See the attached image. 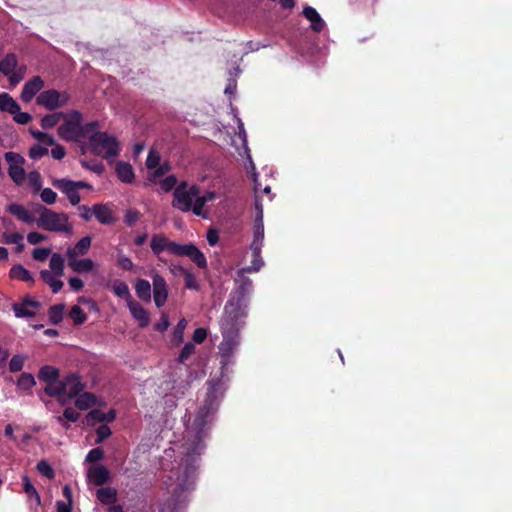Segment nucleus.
<instances>
[{
    "label": "nucleus",
    "instance_id": "4c0bfd02",
    "mask_svg": "<svg viewBox=\"0 0 512 512\" xmlns=\"http://www.w3.org/2000/svg\"><path fill=\"white\" fill-rule=\"evenodd\" d=\"M65 305L64 304H56L49 308L48 316L49 320L52 324L57 325L63 319Z\"/></svg>",
    "mask_w": 512,
    "mask_h": 512
},
{
    "label": "nucleus",
    "instance_id": "bf43d9fd",
    "mask_svg": "<svg viewBox=\"0 0 512 512\" xmlns=\"http://www.w3.org/2000/svg\"><path fill=\"white\" fill-rule=\"evenodd\" d=\"M112 431L109 426L106 424L100 425L96 430V443H102L105 439H107L111 435Z\"/></svg>",
    "mask_w": 512,
    "mask_h": 512
},
{
    "label": "nucleus",
    "instance_id": "ea45409f",
    "mask_svg": "<svg viewBox=\"0 0 512 512\" xmlns=\"http://www.w3.org/2000/svg\"><path fill=\"white\" fill-rule=\"evenodd\" d=\"M36 384L35 378L31 373L24 372L17 380V386L22 390H30Z\"/></svg>",
    "mask_w": 512,
    "mask_h": 512
},
{
    "label": "nucleus",
    "instance_id": "7c9ffc66",
    "mask_svg": "<svg viewBox=\"0 0 512 512\" xmlns=\"http://www.w3.org/2000/svg\"><path fill=\"white\" fill-rule=\"evenodd\" d=\"M18 65L17 57L14 53H8L0 61V72L4 75H10Z\"/></svg>",
    "mask_w": 512,
    "mask_h": 512
},
{
    "label": "nucleus",
    "instance_id": "774afa93",
    "mask_svg": "<svg viewBox=\"0 0 512 512\" xmlns=\"http://www.w3.org/2000/svg\"><path fill=\"white\" fill-rule=\"evenodd\" d=\"M46 239H47V236L44 235V234H41L39 232H30L27 235V240L32 245L39 244V243H41L42 241H44Z\"/></svg>",
    "mask_w": 512,
    "mask_h": 512
},
{
    "label": "nucleus",
    "instance_id": "f704fd0d",
    "mask_svg": "<svg viewBox=\"0 0 512 512\" xmlns=\"http://www.w3.org/2000/svg\"><path fill=\"white\" fill-rule=\"evenodd\" d=\"M64 258L59 253H54L49 262L50 269L55 276H62L64 274Z\"/></svg>",
    "mask_w": 512,
    "mask_h": 512
},
{
    "label": "nucleus",
    "instance_id": "412c9836",
    "mask_svg": "<svg viewBox=\"0 0 512 512\" xmlns=\"http://www.w3.org/2000/svg\"><path fill=\"white\" fill-rule=\"evenodd\" d=\"M264 241V224H263V215L260 211V215L256 217L254 222V237L251 243V250H258L259 247L263 246Z\"/></svg>",
    "mask_w": 512,
    "mask_h": 512
},
{
    "label": "nucleus",
    "instance_id": "a19ab883",
    "mask_svg": "<svg viewBox=\"0 0 512 512\" xmlns=\"http://www.w3.org/2000/svg\"><path fill=\"white\" fill-rule=\"evenodd\" d=\"M44 392L50 397L65 395L62 380L46 384Z\"/></svg>",
    "mask_w": 512,
    "mask_h": 512
},
{
    "label": "nucleus",
    "instance_id": "864d4df0",
    "mask_svg": "<svg viewBox=\"0 0 512 512\" xmlns=\"http://www.w3.org/2000/svg\"><path fill=\"white\" fill-rule=\"evenodd\" d=\"M206 203L205 197H202V195L198 193L197 196L194 197L191 211L197 216H202L203 207Z\"/></svg>",
    "mask_w": 512,
    "mask_h": 512
},
{
    "label": "nucleus",
    "instance_id": "a878e982",
    "mask_svg": "<svg viewBox=\"0 0 512 512\" xmlns=\"http://www.w3.org/2000/svg\"><path fill=\"white\" fill-rule=\"evenodd\" d=\"M96 496L103 505H111L117 500V490L113 487H102L97 490Z\"/></svg>",
    "mask_w": 512,
    "mask_h": 512
},
{
    "label": "nucleus",
    "instance_id": "6e6d98bb",
    "mask_svg": "<svg viewBox=\"0 0 512 512\" xmlns=\"http://www.w3.org/2000/svg\"><path fill=\"white\" fill-rule=\"evenodd\" d=\"M48 152L46 147L36 144L29 149L28 154L31 159L37 160L48 154Z\"/></svg>",
    "mask_w": 512,
    "mask_h": 512
},
{
    "label": "nucleus",
    "instance_id": "5701e85b",
    "mask_svg": "<svg viewBox=\"0 0 512 512\" xmlns=\"http://www.w3.org/2000/svg\"><path fill=\"white\" fill-rule=\"evenodd\" d=\"M68 266L76 273H88L94 269V262L89 258H68Z\"/></svg>",
    "mask_w": 512,
    "mask_h": 512
},
{
    "label": "nucleus",
    "instance_id": "2eb2a0df",
    "mask_svg": "<svg viewBox=\"0 0 512 512\" xmlns=\"http://www.w3.org/2000/svg\"><path fill=\"white\" fill-rule=\"evenodd\" d=\"M88 480L97 486H102L108 482L110 478L109 470L103 465L92 466L88 469Z\"/></svg>",
    "mask_w": 512,
    "mask_h": 512
},
{
    "label": "nucleus",
    "instance_id": "e433bc0d",
    "mask_svg": "<svg viewBox=\"0 0 512 512\" xmlns=\"http://www.w3.org/2000/svg\"><path fill=\"white\" fill-rule=\"evenodd\" d=\"M179 271L181 272V275L184 277L185 281V288L193 291H199L200 285L198 281L196 280L194 274H192L189 270H187L184 267H180Z\"/></svg>",
    "mask_w": 512,
    "mask_h": 512
},
{
    "label": "nucleus",
    "instance_id": "f03ea898",
    "mask_svg": "<svg viewBox=\"0 0 512 512\" xmlns=\"http://www.w3.org/2000/svg\"><path fill=\"white\" fill-rule=\"evenodd\" d=\"M245 316L240 302L234 303L228 301L224 307V313L220 320V329L223 335V341L220 344V350L223 356H230L237 345L236 336L239 330V320Z\"/></svg>",
    "mask_w": 512,
    "mask_h": 512
},
{
    "label": "nucleus",
    "instance_id": "e2e57ef3",
    "mask_svg": "<svg viewBox=\"0 0 512 512\" xmlns=\"http://www.w3.org/2000/svg\"><path fill=\"white\" fill-rule=\"evenodd\" d=\"M13 119L15 122L25 125L29 123L32 119V116L27 112H21V108L19 107L18 111L12 113Z\"/></svg>",
    "mask_w": 512,
    "mask_h": 512
},
{
    "label": "nucleus",
    "instance_id": "13d9d810",
    "mask_svg": "<svg viewBox=\"0 0 512 512\" xmlns=\"http://www.w3.org/2000/svg\"><path fill=\"white\" fill-rule=\"evenodd\" d=\"M160 155L154 151V150H150L149 153H148V156H147V159H146V166L148 169H155L159 166L160 164Z\"/></svg>",
    "mask_w": 512,
    "mask_h": 512
},
{
    "label": "nucleus",
    "instance_id": "39448f33",
    "mask_svg": "<svg viewBox=\"0 0 512 512\" xmlns=\"http://www.w3.org/2000/svg\"><path fill=\"white\" fill-rule=\"evenodd\" d=\"M89 148L97 156L108 159L116 157L120 152L116 137L107 132H96L89 137Z\"/></svg>",
    "mask_w": 512,
    "mask_h": 512
},
{
    "label": "nucleus",
    "instance_id": "aec40b11",
    "mask_svg": "<svg viewBox=\"0 0 512 512\" xmlns=\"http://www.w3.org/2000/svg\"><path fill=\"white\" fill-rule=\"evenodd\" d=\"M91 237L85 236L81 238L74 247H70L67 249L66 255L67 258H75L78 256H84L87 254L90 246H91Z\"/></svg>",
    "mask_w": 512,
    "mask_h": 512
},
{
    "label": "nucleus",
    "instance_id": "338daca9",
    "mask_svg": "<svg viewBox=\"0 0 512 512\" xmlns=\"http://www.w3.org/2000/svg\"><path fill=\"white\" fill-rule=\"evenodd\" d=\"M169 325L170 323L168 316L163 312L161 313L160 320L157 323H155L154 330L163 333L168 329Z\"/></svg>",
    "mask_w": 512,
    "mask_h": 512
},
{
    "label": "nucleus",
    "instance_id": "dca6fc26",
    "mask_svg": "<svg viewBox=\"0 0 512 512\" xmlns=\"http://www.w3.org/2000/svg\"><path fill=\"white\" fill-rule=\"evenodd\" d=\"M128 307L132 316L139 322L140 328H145L149 325L150 315L141 304L133 300L128 302Z\"/></svg>",
    "mask_w": 512,
    "mask_h": 512
},
{
    "label": "nucleus",
    "instance_id": "f8f14e48",
    "mask_svg": "<svg viewBox=\"0 0 512 512\" xmlns=\"http://www.w3.org/2000/svg\"><path fill=\"white\" fill-rule=\"evenodd\" d=\"M52 184L67 196L71 205L76 206L80 203L81 197L78 190L74 187V181L62 178L55 179Z\"/></svg>",
    "mask_w": 512,
    "mask_h": 512
},
{
    "label": "nucleus",
    "instance_id": "f257e3e1",
    "mask_svg": "<svg viewBox=\"0 0 512 512\" xmlns=\"http://www.w3.org/2000/svg\"><path fill=\"white\" fill-rule=\"evenodd\" d=\"M217 384H212L208 389L206 398L202 406L198 409L194 418L191 432L193 439L186 441V461L188 462L195 455H200L204 449L203 441L207 437V425L211 421L210 417L217 411L219 399L217 396ZM190 433V431H188Z\"/></svg>",
    "mask_w": 512,
    "mask_h": 512
},
{
    "label": "nucleus",
    "instance_id": "0eeeda50",
    "mask_svg": "<svg viewBox=\"0 0 512 512\" xmlns=\"http://www.w3.org/2000/svg\"><path fill=\"white\" fill-rule=\"evenodd\" d=\"M200 193L197 185H189L186 181L180 182L173 191L172 206L181 212H189L192 209L194 197Z\"/></svg>",
    "mask_w": 512,
    "mask_h": 512
},
{
    "label": "nucleus",
    "instance_id": "49530a36",
    "mask_svg": "<svg viewBox=\"0 0 512 512\" xmlns=\"http://www.w3.org/2000/svg\"><path fill=\"white\" fill-rule=\"evenodd\" d=\"M187 326V321L182 318L178 321L177 325L175 326L174 330H173V341L175 343H180L182 342L183 340V337H184V330Z\"/></svg>",
    "mask_w": 512,
    "mask_h": 512
},
{
    "label": "nucleus",
    "instance_id": "c756f323",
    "mask_svg": "<svg viewBox=\"0 0 512 512\" xmlns=\"http://www.w3.org/2000/svg\"><path fill=\"white\" fill-rule=\"evenodd\" d=\"M40 276H41L42 280L47 285L50 286V288L54 294L58 293L64 285L62 280L55 278L53 273L48 270H41Z\"/></svg>",
    "mask_w": 512,
    "mask_h": 512
},
{
    "label": "nucleus",
    "instance_id": "4468645a",
    "mask_svg": "<svg viewBox=\"0 0 512 512\" xmlns=\"http://www.w3.org/2000/svg\"><path fill=\"white\" fill-rule=\"evenodd\" d=\"M39 307L40 303L29 297L23 299L22 303H14L12 306L15 316L18 318L35 316L36 312L32 309H37Z\"/></svg>",
    "mask_w": 512,
    "mask_h": 512
},
{
    "label": "nucleus",
    "instance_id": "4be33fe9",
    "mask_svg": "<svg viewBox=\"0 0 512 512\" xmlns=\"http://www.w3.org/2000/svg\"><path fill=\"white\" fill-rule=\"evenodd\" d=\"M303 15L311 22V28L315 32H321L325 26V22L320 17L315 8L306 6L303 9Z\"/></svg>",
    "mask_w": 512,
    "mask_h": 512
},
{
    "label": "nucleus",
    "instance_id": "603ef678",
    "mask_svg": "<svg viewBox=\"0 0 512 512\" xmlns=\"http://www.w3.org/2000/svg\"><path fill=\"white\" fill-rule=\"evenodd\" d=\"M100 123L97 120L87 122L85 124L82 123V134L81 139L87 137L89 134L90 136L93 133L98 132L97 129L99 128Z\"/></svg>",
    "mask_w": 512,
    "mask_h": 512
},
{
    "label": "nucleus",
    "instance_id": "680f3d73",
    "mask_svg": "<svg viewBox=\"0 0 512 512\" xmlns=\"http://www.w3.org/2000/svg\"><path fill=\"white\" fill-rule=\"evenodd\" d=\"M141 213L136 209H129L126 211L125 214V223L132 227L135 225V223L140 219Z\"/></svg>",
    "mask_w": 512,
    "mask_h": 512
},
{
    "label": "nucleus",
    "instance_id": "09e8293b",
    "mask_svg": "<svg viewBox=\"0 0 512 512\" xmlns=\"http://www.w3.org/2000/svg\"><path fill=\"white\" fill-rule=\"evenodd\" d=\"M39 473L45 476L48 479H53L55 477V472L51 465L46 460H41L37 463L36 466Z\"/></svg>",
    "mask_w": 512,
    "mask_h": 512
},
{
    "label": "nucleus",
    "instance_id": "6e6552de",
    "mask_svg": "<svg viewBox=\"0 0 512 512\" xmlns=\"http://www.w3.org/2000/svg\"><path fill=\"white\" fill-rule=\"evenodd\" d=\"M69 100L70 95L67 92L48 89L39 93L36 98V103L45 107L47 110L53 111L66 106Z\"/></svg>",
    "mask_w": 512,
    "mask_h": 512
},
{
    "label": "nucleus",
    "instance_id": "a18cd8bd",
    "mask_svg": "<svg viewBox=\"0 0 512 512\" xmlns=\"http://www.w3.org/2000/svg\"><path fill=\"white\" fill-rule=\"evenodd\" d=\"M30 132H31V135L35 139H37L39 142H41L47 146L55 145V140H54L53 136H51L45 132L39 131V130L30 129Z\"/></svg>",
    "mask_w": 512,
    "mask_h": 512
},
{
    "label": "nucleus",
    "instance_id": "a211bd4d",
    "mask_svg": "<svg viewBox=\"0 0 512 512\" xmlns=\"http://www.w3.org/2000/svg\"><path fill=\"white\" fill-rule=\"evenodd\" d=\"M6 210L18 220L26 224H32L35 222L33 214L21 204L11 203L7 206Z\"/></svg>",
    "mask_w": 512,
    "mask_h": 512
},
{
    "label": "nucleus",
    "instance_id": "423d86ee",
    "mask_svg": "<svg viewBox=\"0 0 512 512\" xmlns=\"http://www.w3.org/2000/svg\"><path fill=\"white\" fill-rule=\"evenodd\" d=\"M64 122L58 127L60 138L68 142H78L82 134L83 115L78 110H72L63 118Z\"/></svg>",
    "mask_w": 512,
    "mask_h": 512
},
{
    "label": "nucleus",
    "instance_id": "052dcab7",
    "mask_svg": "<svg viewBox=\"0 0 512 512\" xmlns=\"http://www.w3.org/2000/svg\"><path fill=\"white\" fill-rule=\"evenodd\" d=\"M104 457V451L102 448L97 447L91 449L88 454L86 455V461L89 463H94L97 461L102 460Z\"/></svg>",
    "mask_w": 512,
    "mask_h": 512
},
{
    "label": "nucleus",
    "instance_id": "37998d69",
    "mask_svg": "<svg viewBox=\"0 0 512 512\" xmlns=\"http://www.w3.org/2000/svg\"><path fill=\"white\" fill-rule=\"evenodd\" d=\"M69 315L72 318L75 325H81L87 320V315L85 314L83 309L78 305H74L71 308Z\"/></svg>",
    "mask_w": 512,
    "mask_h": 512
},
{
    "label": "nucleus",
    "instance_id": "58836bf2",
    "mask_svg": "<svg viewBox=\"0 0 512 512\" xmlns=\"http://www.w3.org/2000/svg\"><path fill=\"white\" fill-rule=\"evenodd\" d=\"M23 490L29 496V498L35 499L36 503L40 505L41 498L33 484L31 483L27 475L23 476Z\"/></svg>",
    "mask_w": 512,
    "mask_h": 512
},
{
    "label": "nucleus",
    "instance_id": "9b49d317",
    "mask_svg": "<svg viewBox=\"0 0 512 512\" xmlns=\"http://www.w3.org/2000/svg\"><path fill=\"white\" fill-rule=\"evenodd\" d=\"M65 395L72 399L84 391L86 384L76 373H71L62 379Z\"/></svg>",
    "mask_w": 512,
    "mask_h": 512
},
{
    "label": "nucleus",
    "instance_id": "72a5a7b5",
    "mask_svg": "<svg viewBox=\"0 0 512 512\" xmlns=\"http://www.w3.org/2000/svg\"><path fill=\"white\" fill-rule=\"evenodd\" d=\"M66 117L64 112H55L52 114L45 115L41 119V127L43 129H50L58 125L61 119Z\"/></svg>",
    "mask_w": 512,
    "mask_h": 512
},
{
    "label": "nucleus",
    "instance_id": "2f4dec72",
    "mask_svg": "<svg viewBox=\"0 0 512 512\" xmlns=\"http://www.w3.org/2000/svg\"><path fill=\"white\" fill-rule=\"evenodd\" d=\"M261 248L258 250H252V261L251 265L240 269V274L258 272L263 266L264 262L261 257Z\"/></svg>",
    "mask_w": 512,
    "mask_h": 512
},
{
    "label": "nucleus",
    "instance_id": "cd10ccee",
    "mask_svg": "<svg viewBox=\"0 0 512 512\" xmlns=\"http://www.w3.org/2000/svg\"><path fill=\"white\" fill-rule=\"evenodd\" d=\"M135 292L139 299L144 302L151 300V284L146 279H138L135 284Z\"/></svg>",
    "mask_w": 512,
    "mask_h": 512
},
{
    "label": "nucleus",
    "instance_id": "ddd939ff",
    "mask_svg": "<svg viewBox=\"0 0 512 512\" xmlns=\"http://www.w3.org/2000/svg\"><path fill=\"white\" fill-rule=\"evenodd\" d=\"M43 87V79L40 76H34L24 84L21 92V100L25 103H29Z\"/></svg>",
    "mask_w": 512,
    "mask_h": 512
},
{
    "label": "nucleus",
    "instance_id": "5fc2aeb1",
    "mask_svg": "<svg viewBox=\"0 0 512 512\" xmlns=\"http://www.w3.org/2000/svg\"><path fill=\"white\" fill-rule=\"evenodd\" d=\"M40 191H41L40 198L44 203H46L48 205H52L56 202L57 194L51 188H44V189H41Z\"/></svg>",
    "mask_w": 512,
    "mask_h": 512
},
{
    "label": "nucleus",
    "instance_id": "c85d7f7f",
    "mask_svg": "<svg viewBox=\"0 0 512 512\" xmlns=\"http://www.w3.org/2000/svg\"><path fill=\"white\" fill-rule=\"evenodd\" d=\"M97 398L93 393L83 392L76 396L75 406L80 410H87L96 404Z\"/></svg>",
    "mask_w": 512,
    "mask_h": 512
},
{
    "label": "nucleus",
    "instance_id": "c03bdc74",
    "mask_svg": "<svg viewBox=\"0 0 512 512\" xmlns=\"http://www.w3.org/2000/svg\"><path fill=\"white\" fill-rule=\"evenodd\" d=\"M25 357L21 354H15L10 359L9 370L12 373L20 372L23 369Z\"/></svg>",
    "mask_w": 512,
    "mask_h": 512
},
{
    "label": "nucleus",
    "instance_id": "79ce46f5",
    "mask_svg": "<svg viewBox=\"0 0 512 512\" xmlns=\"http://www.w3.org/2000/svg\"><path fill=\"white\" fill-rule=\"evenodd\" d=\"M28 183L33 188L34 193H38L42 189V177L37 170L30 171L27 175Z\"/></svg>",
    "mask_w": 512,
    "mask_h": 512
},
{
    "label": "nucleus",
    "instance_id": "3c124183",
    "mask_svg": "<svg viewBox=\"0 0 512 512\" xmlns=\"http://www.w3.org/2000/svg\"><path fill=\"white\" fill-rule=\"evenodd\" d=\"M195 353V345L191 342H188L181 349L177 361L179 363H184L192 354Z\"/></svg>",
    "mask_w": 512,
    "mask_h": 512
},
{
    "label": "nucleus",
    "instance_id": "1a4fd4ad",
    "mask_svg": "<svg viewBox=\"0 0 512 512\" xmlns=\"http://www.w3.org/2000/svg\"><path fill=\"white\" fill-rule=\"evenodd\" d=\"M4 158L9 164L8 174L11 180L16 185H22L26 177V171L23 168L25 158L21 154L12 151L6 152Z\"/></svg>",
    "mask_w": 512,
    "mask_h": 512
},
{
    "label": "nucleus",
    "instance_id": "69168bd1",
    "mask_svg": "<svg viewBox=\"0 0 512 512\" xmlns=\"http://www.w3.org/2000/svg\"><path fill=\"white\" fill-rule=\"evenodd\" d=\"M50 252L49 248H35L32 252V256L35 260L43 262L48 258Z\"/></svg>",
    "mask_w": 512,
    "mask_h": 512
},
{
    "label": "nucleus",
    "instance_id": "6ab92c4d",
    "mask_svg": "<svg viewBox=\"0 0 512 512\" xmlns=\"http://www.w3.org/2000/svg\"><path fill=\"white\" fill-rule=\"evenodd\" d=\"M115 172L118 179L123 183H133L135 179V174L133 167L130 163L119 161L116 163Z\"/></svg>",
    "mask_w": 512,
    "mask_h": 512
},
{
    "label": "nucleus",
    "instance_id": "9d476101",
    "mask_svg": "<svg viewBox=\"0 0 512 512\" xmlns=\"http://www.w3.org/2000/svg\"><path fill=\"white\" fill-rule=\"evenodd\" d=\"M152 281L154 303L158 308H161L168 298V286L164 277L158 273L152 276Z\"/></svg>",
    "mask_w": 512,
    "mask_h": 512
},
{
    "label": "nucleus",
    "instance_id": "b1692460",
    "mask_svg": "<svg viewBox=\"0 0 512 512\" xmlns=\"http://www.w3.org/2000/svg\"><path fill=\"white\" fill-rule=\"evenodd\" d=\"M116 418V412L110 409L108 412H103L99 409H93L87 414L88 421L99 423H110Z\"/></svg>",
    "mask_w": 512,
    "mask_h": 512
},
{
    "label": "nucleus",
    "instance_id": "8fccbe9b",
    "mask_svg": "<svg viewBox=\"0 0 512 512\" xmlns=\"http://www.w3.org/2000/svg\"><path fill=\"white\" fill-rule=\"evenodd\" d=\"M239 284V291L241 295H244L252 285L250 278L246 276V273L240 274V269L237 271V279Z\"/></svg>",
    "mask_w": 512,
    "mask_h": 512
},
{
    "label": "nucleus",
    "instance_id": "0e129e2a",
    "mask_svg": "<svg viewBox=\"0 0 512 512\" xmlns=\"http://www.w3.org/2000/svg\"><path fill=\"white\" fill-rule=\"evenodd\" d=\"M117 265L125 271H130L134 267L132 260L124 254L118 255Z\"/></svg>",
    "mask_w": 512,
    "mask_h": 512
},
{
    "label": "nucleus",
    "instance_id": "c9c22d12",
    "mask_svg": "<svg viewBox=\"0 0 512 512\" xmlns=\"http://www.w3.org/2000/svg\"><path fill=\"white\" fill-rule=\"evenodd\" d=\"M112 290H113V293L116 296H118V297H120L122 299H125L128 302L129 301H133L132 297H131V294H130L129 287H128V285L125 282H123L121 280L114 281L113 286H112Z\"/></svg>",
    "mask_w": 512,
    "mask_h": 512
},
{
    "label": "nucleus",
    "instance_id": "bb28decb",
    "mask_svg": "<svg viewBox=\"0 0 512 512\" xmlns=\"http://www.w3.org/2000/svg\"><path fill=\"white\" fill-rule=\"evenodd\" d=\"M9 276L12 279L20 280L23 282H34V278L30 271H28L21 264L13 265L9 271Z\"/></svg>",
    "mask_w": 512,
    "mask_h": 512
},
{
    "label": "nucleus",
    "instance_id": "de8ad7c7",
    "mask_svg": "<svg viewBox=\"0 0 512 512\" xmlns=\"http://www.w3.org/2000/svg\"><path fill=\"white\" fill-rule=\"evenodd\" d=\"M80 163H81L82 167H84L88 170H91L97 174H102L105 171L104 164L97 160H92V161L80 160Z\"/></svg>",
    "mask_w": 512,
    "mask_h": 512
},
{
    "label": "nucleus",
    "instance_id": "7ed1b4c3",
    "mask_svg": "<svg viewBox=\"0 0 512 512\" xmlns=\"http://www.w3.org/2000/svg\"><path fill=\"white\" fill-rule=\"evenodd\" d=\"M150 247L156 256H159L163 251H167L175 256L189 257L200 269L207 268L205 255L192 243L179 244L169 240L165 234L159 233L152 236Z\"/></svg>",
    "mask_w": 512,
    "mask_h": 512
},
{
    "label": "nucleus",
    "instance_id": "393cba45",
    "mask_svg": "<svg viewBox=\"0 0 512 512\" xmlns=\"http://www.w3.org/2000/svg\"><path fill=\"white\" fill-rule=\"evenodd\" d=\"M60 376L58 368L50 365H45L40 368L38 378L40 381L48 383L57 382Z\"/></svg>",
    "mask_w": 512,
    "mask_h": 512
},
{
    "label": "nucleus",
    "instance_id": "4d7b16f0",
    "mask_svg": "<svg viewBox=\"0 0 512 512\" xmlns=\"http://www.w3.org/2000/svg\"><path fill=\"white\" fill-rule=\"evenodd\" d=\"M177 178L175 175H169L160 182L161 189L165 192H170L177 186Z\"/></svg>",
    "mask_w": 512,
    "mask_h": 512
},
{
    "label": "nucleus",
    "instance_id": "473e14b6",
    "mask_svg": "<svg viewBox=\"0 0 512 512\" xmlns=\"http://www.w3.org/2000/svg\"><path fill=\"white\" fill-rule=\"evenodd\" d=\"M19 104L8 94H0V110L10 114L18 111Z\"/></svg>",
    "mask_w": 512,
    "mask_h": 512
},
{
    "label": "nucleus",
    "instance_id": "f3484780",
    "mask_svg": "<svg viewBox=\"0 0 512 512\" xmlns=\"http://www.w3.org/2000/svg\"><path fill=\"white\" fill-rule=\"evenodd\" d=\"M92 214L104 225H110L115 222L113 211L107 204H95L92 207Z\"/></svg>",
    "mask_w": 512,
    "mask_h": 512
},
{
    "label": "nucleus",
    "instance_id": "20e7f679",
    "mask_svg": "<svg viewBox=\"0 0 512 512\" xmlns=\"http://www.w3.org/2000/svg\"><path fill=\"white\" fill-rule=\"evenodd\" d=\"M35 212L39 213L36 220L37 226L43 230L51 232H69L68 215L57 213L41 204L35 205Z\"/></svg>",
    "mask_w": 512,
    "mask_h": 512
}]
</instances>
